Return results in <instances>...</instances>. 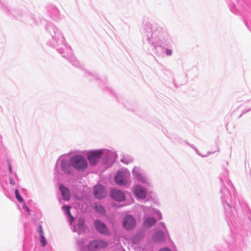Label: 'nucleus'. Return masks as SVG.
<instances>
[{"mask_svg":"<svg viewBox=\"0 0 251 251\" xmlns=\"http://www.w3.org/2000/svg\"><path fill=\"white\" fill-rule=\"evenodd\" d=\"M88 248L90 251H95L96 250L98 249V244L97 241H93L88 245Z\"/></svg>","mask_w":251,"mask_h":251,"instance_id":"11","label":"nucleus"},{"mask_svg":"<svg viewBox=\"0 0 251 251\" xmlns=\"http://www.w3.org/2000/svg\"><path fill=\"white\" fill-rule=\"evenodd\" d=\"M95 226L97 230L101 233L106 234L108 232L106 226L99 220L95 221Z\"/></svg>","mask_w":251,"mask_h":251,"instance_id":"6","label":"nucleus"},{"mask_svg":"<svg viewBox=\"0 0 251 251\" xmlns=\"http://www.w3.org/2000/svg\"><path fill=\"white\" fill-rule=\"evenodd\" d=\"M159 251H171L168 248H163V249H161Z\"/></svg>","mask_w":251,"mask_h":251,"instance_id":"22","label":"nucleus"},{"mask_svg":"<svg viewBox=\"0 0 251 251\" xmlns=\"http://www.w3.org/2000/svg\"><path fill=\"white\" fill-rule=\"evenodd\" d=\"M172 53V51L171 50H169V49H167L166 50V54L167 55H171Z\"/></svg>","mask_w":251,"mask_h":251,"instance_id":"21","label":"nucleus"},{"mask_svg":"<svg viewBox=\"0 0 251 251\" xmlns=\"http://www.w3.org/2000/svg\"><path fill=\"white\" fill-rule=\"evenodd\" d=\"M10 183L12 185H14L15 184V182L13 178H10Z\"/></svg>","mask_w":251,"mask_h":251,"instance_id":"20","label":"nucleus"},{"mask_svg":"<svg viewBox=\"0 0 251 251\" xmlns=\"http://www.w3.org/2000/svg\"><path fill=\"white\" fill-rule=\"evenodd\" d=\"M110 195L113 199L117 201H123L125 199V194L119 190H112Z\"/></svg>","mask_w":251,"mask_h":251,"instance_id":"4","label":"nucleus"},{"mask_svg":"<svg viewBox=\"0 0 251 251\" xmlns=\"http://www.w3.org/2000/svg\"><path fill=\"white\" fill-rule=\"evenodd\" d=\"M9 171L10 173H12V167H11V165L10 164H9Z\"/></svg>","mask_w":251,"mask_h":251,"instance_id":"23","label":"nucleus"},{"mask_svg":"<svg viewBox=\"0 0 251 251\" xmlns=\"http://www.w3.org/2000/svg\"><path fill=\"white\" fill-rule=\"evenodd\" d=\"M15 196H16V199L18 200V201L20 202H24V200L20 196V194H19V193L18 192V189H16L15 190Z\"/></svg>","mask_w":251,"mask_h":251,"instance_id":"16","label":"nucleus"},{"mask_svg":"<svg viewBox=\"0 0 251 251\" xmlns=\"http://www.w3.org/2000/svg\"><path fill=\"white\" fill-rule=\"evenodd\" d=\"M61 166L65 172L67 173H69L70 172V170L69 169L70 167L68 164L63 163H62Z\"/></svg>","mask_w":251,"mask_h":251,"instance_id":"15","label":"nucleus"},{"mask_svg":"<svg viewBox=\"0 0 251 251\" xmlns=\"http://www.w3.org/2000/svg\"><path fill=\"white\" fill-rule=\"evenodd\" d=\"M60 189L63 199L65 200H69L71 197V194L69 189L63 185H60Z\"/></svg>","mask_w":251,"mask_h":251,"instance_id":"8","label":"nucleus"},{"mask_svg":"<svg viewBox=\"0 0 251 251\" xmlns=\"http://www.w3.org/2000/svg\"><path fill=\"white\" fill-rule=\"evenodd\" d=\"M38 231L40 234V236H41V235H44V232L41 225H40L39 226Z\"/></svg>","mask_w":251,"mask_h":251,"instance_id":"19","label":"nucleus"},{"mask_svg":"<svg viewBox=\"0 0 251 251\" xmlns=\"http://www.w3.org/2000/svg\"><path fill=\"white\" fill-rule=\"evenodd\" d=\"M115 182L117 184L120 185H124L126 184V179L124 176L123 172H119L115 176Z\"/></svg>","mask_w":251,"mask_h":251,"instance_id":"9","label":"nucleus"},{"mask_svg":"<svg viewBox=\"0 0 251 251\" xmlns=\"http://www.w3.org/2000/svg\"><path fill=\"white\" fill-rule=\"evenodd\" d=\"M71 165L77 170H83L87 167L86 160L81 155H77L70 159Z\"/></svg>","mask_w":251,"mask_h":251,"instance_id":"1","label":"nucleus"},{"mask_svg":"<svg viewBox=\"0 0 251 251\" xmlns=\"http://www.w3.org/2000/svg\"><path fill=\"white\" fill-rule=\"evenodd\" d=\"M136 222L131 216H126L123 220V226L127 230H131L135 226Z\"/></svg>","mask_w":251,"mask_h":251,"instance_id":"3","label":"nucleus"},{"mask_svg":"<svg viewBox=\"0 0 251 251\" xmlns=\"http://www.w3.org/2000/svg\"><path fill=\"white\" fill-rule=\"evenodd\" d=\"M97 243L99 249L104 248L107 246V243L102 240L97 241Z\"/></svg>","mask_w":251,"mask_h":251,"instance_id":"13","label":"nucleus"},{"mask_svg":"<svg viewBox=\"0 0 251 251\" xmlns=\"http://www.w3.org/2000/svg\"><path fill=\"white\" fill-rule=\"evenodd\" d=\"M102 154V151H93L88 153L87 158L92 165H95Z\"/></svg>","mask_w":251,"mask_h":251,"instance_id":"2","label":"nucleus"},{"mask_svg":"<svg viewBox=\"0 0 251 251\" xmlns=\"http://www.w3.org/2000/svg\"><path fill=\"white\" fill-rule=\"evenodd\" d=\"M156 223V220L153 218H147L144 223V226L146 227H150L154 225Z\"/></svg>","mask_w":251,"mask_h":251,"instance_id":"10","label":"nucleus"},{"mask_svg":"<svg viewBox=\"0 0 251 251\" xmlns=\"http://www.w3.org/2000/svg\"><path fill=\"white\" fill-rule=\"evenodd\" d=\"M63 208L65 210H66L67 213H68V214L70 216V217L72 219V220L73 219V218L72 217L71 215V213H70V207L69 206H65L63 207Z\"/></svg>","mask_w":251,"mask_h":251,"instance_id":"18","label":"nucleus"},{"mask_svg":"<svg viewBox=\"0 0 251 251\" xmlns=\"http://www.w3.org/2000/svg\"><path fill=\"white\" fill-rule=\"evenodd\" d=\"M40 242L42 243L43 246L46 245V240L44 235H41V236H40Z\"/></svg>","mask_w":251,"mask_h":251,"instance_id":"17","label":"nucleus"},{"mask_svg":"<svg viewBox=\"0 0 251 251\" xmlns=\"http://www.w3.org/2000/svg\"><path fill=\"white\" fill-rule=\"evenodd\" d=\"M94 195L96 198L100 199L105 197L106 193L101 185H97L94 188Z\"/></svg>","mask_w":251,"mask_h":251,"instance_id":"5","label":"nucleus"},{"mask_svg":"<svg viewBox=\"0 0 251 251\" xmlns=\"http://www.w3.org/2000/svg\"><path fill=\"white\" fill-rule=\"evenodd\" d=\"M159 219H161L162 217H161L160 213H159Z\"/></svg>","mask_w":251,"mask_h":251,"instance_id":"24","label":"nucleus"},{"mask_svg":"<svg viewBox=\"0 0 251 251\" xmlns=\"http://www.w3.org/2000/svg\"><path fill=\"white\" fill-rule=\"evenodd\" d=\"M155 238H156V240H158V241H161L162 239H163L164 234L163 232L161 231H157L155 234Z\"/></svg>","mask_w":251,"mask_h":251,"instance_id":"14","label":"nucleus"},{"mask_svg":"<svg viewBox=\"0 0 251 251\" xmlns=\"http://www.w3.org/2000/svg\"><path fill=\"white\" fill-rule=\"evenodd\" d=\"M134 193L136 196L140 199H144L146 197V192L144 189L140 186H136L134 188Z\"/></svg>","mask_w":251,"mask_h":251,"instance_id":"7","label":"nucleus"},{"mask_svg":"<svg viewBox=\"0 0 251 251\" xmlns=\"http://www.w3.org/2000/svg\"><path fill=\"white\" fill-rule=\"evenodd\" d=\"M95 209L96 211L100 214H104L105 212V210L103 207L100 204H96L95 206Z\"/></svg>","mask_w":251,"mask_h":251,"instance_id":"12","label":"nucleus"},{"mask_svg":"<svg viewBox=\"0 0 251 251\" xmlns=\"http://www.w3.org/2000/svg\"><path fill=\"white\" fill-rule=\"evenodd\" d=\"M78 225H79V226L81 225L80 224V222H79Z\"/></svg>","mask_w":251,"mask_h":251,"instance_id":"25","label":"nucleus"}]
</instances>
